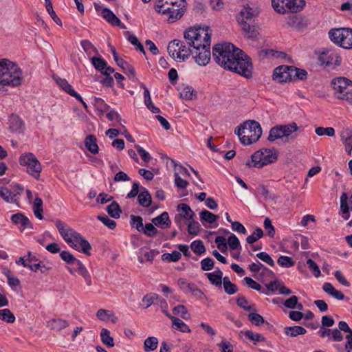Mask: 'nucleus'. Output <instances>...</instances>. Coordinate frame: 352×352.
<instances>
[{"instance_id": "1", "label": "nucleus", "mask_w": 352, "mask_h": 352, "mask_svg": "<svg viewBox=\"0 0 352 352\" xmlns=\"http://www.w3.org/2000/svg\"><path fill=\"white\" fill-rule=\"evenodd\" d=\"M214 60L225 69L250 78L253 66L251 58L241 50L231 43L216 44L212 48Z\"/></svg>"}, {"instance_id": "2", "label": "nucleus", "mask_w": 352, "mask_h": 352, "mask_svg": "<svg viewBox=\"0 0 352 352\" xmlns=\"http://www.w3.org/2000/svg\"><path fill=\"white\" fill-rule=\"evenodd\" d=\"M187 45L192 47V57L200 66H206L210 60L211 33L208 27L189 28L184 32Z\"/></svg>"}, {"instance_id": "3", "label": "nucleus", "mask_w": 352, "mask_h": 352, "mask_svg": "<svg viewBox=\"0 0 352 352\" xmlns=\"http://www.w3.org/2000/svg\"><path fill=\"white\" fill-rule=\"evenodd\" d=\"M21 82V69L14 63L6 58L0 60V84L16 87Z\"/></svg>"}, {"instance_id": "4", "label": "nucleus", "mask_w": 352, "mask_h": 352, "mask_svg": "<svg viewBox=\"0 0 352 352\" xmlns=\"http://www.w3.org/2000/svg\"><path fill=\"white\" fill-rule=\"evenodd\" d=\"M234 133L243 145H250L257 142L262 135L260 124L255 120H248L237 126Z\"/></svg>"}, {"instance_id": "5", "label": "nucleus", "mask_w": 352, "mask_h": 352, "mask_svg": "<svg viewBox=\"0 0 352 352\" xmlns=\"http://www.w3.org/2000/svg\"><path fill=\"white\" fill-rule=\"evenodd\" d=\"M192 47L187 45L186 41H181L175 39L170 41L167 47L169 55L173 58H178L182 61L186 60L188 57L192 56Z\"/></svg>"}, {"instance_id": "6", "label": "nucleus", "mask_w": 352, "mask_h": 352, "mask_svg": "<svg viewBox=\"0 0 352 352\" xmlns=\"http://www.w3.org/2000/svg\"><path fill=\"white\" fill-rule=\"evenodd\" d=\"M274 10L281 14L298 12L305 6V0H272Z\"/></svg>"}, {"instance_id": "7", "label": "nucleus", "mask_w": 352, "mask_h": 352, "mask_svg": "<svg viewBox=\"0 0 352 352\" xmlns=\"http://www.w3.org/2000/svg\"><path fill=\"white\" fill-rule=\"evenodd\" d=\"M331 40L345 49L352 48V29L338 28L329 33Z\"/></svg>"}, {"instance_id": "8", "label": "nucleus", "mask_w": 352, "mask_h": 352, "mask_svg": "<svg viewBox=\"0 0 352 352\" xmlns=\"http://www.w3.org/2000/svg\"><path fill=\"white\" fill-rule=\"evenodd\" d=\"M298 130V126L294 122L288 124L277 125L270 129L267 140L270 142H274L278 139L288 138Z\"/></svg>"}, {"instance_id": "9", "label": "nucleus", "mask_w": 352, "mask_h": 352, "mask_svg": "<svg viewBox=\"0 0 352 352\" xmlns=\"http://www.w3.org/2000/svg\"><path fill=\"white\" fill-rule=\"evenodd\" d=\"M20 164L27 166L28 173L36 179H39L42 166L36 156L32 153H26L19 158Z\"/></svg>"}, {"instance_id": "10", "label": "nucleus", "mask_w": 352, "mask_h": 352, "mask_svg": "<svg viewBox=\"0 0 352 352\" xmlns=\"http://www.w3.org/2000/svg\"><path fill=\"white\" fill-rule=\"evenodd\" d=\"M333 89L338 99L342 100L352 86V82L344 77H340L332 80Z\"/></svg>"}, {"instance_id": "11", "label": "nucleus", "mask_w": 352, "mask_h": 352, "mask_svg": "<svg viewBox=\"0 0 352 352\" xmlns=\"http://www.w3.org/2000/svg\"><path fill=\"white\" fill-rule=\"evenodd\" d=\"M320 63L325 66L340 65L341 58L335 51L329 50L322 52L319 56Z\"/></svg>"}, {"instance_id": "12", "label": "nucleus", "mask_w": 352, "mask_h": 352, "mask_svg": "<svg viewBox=\"0 0 352 352\" xmlns=\"http://www.w3.org/2000/svg\"><path fill=\"white\" fill-rule=\"evenodd\" d=\"M23 190V187L20 186H17L13 190L2 187L0 188V197L8 203H16L18 205L17 198L21 195Z\"/></svg>"}, {"instance_id": "13", "label": "nucleus", "mask_w": 352, "mask_h": 352, "mask_svg": "<svg viewBox=\"0 0 352 352\" xmlns=\"http://www.w3.org/2000/svg\"><path fill=\"white\" fill-rule=\"evenodd\" d=\"M69 245L76 250L81 251L87 256L91 255L90 250L91 246L90 243L79 233L78 236H76V239L74 237Z\"/></svg>"}, {"instance_id": "14", "label": "nucleus", "mask_w": 352, "mask_h": 352, "mask_svg": "<svg viewBox=\"0 0 352 352\" xmlns=\"http://www.w3.org/2000/svg\"><path fill=\"white\" fill-rule=\"evenodd\" d=\"M179 288L185 293H191L193 296L201 298L204 293L194 283H188L184 278H179L177 280Z\"/></svg>"}, {"instance_id": "15", "label": "nucleus", "mask_w": 352, "mask_h": 352, "mask_svg": "<svg viewBox=\"0 0 352 352\" xmlns=\"http://www.w3.org/2000/svg\"><path fill=\"white\" fill-rule=\"evenodd\" d=\"M186 1L183 0V5L182 6H179V4H173L170 7H169L170 10H167L166 14H168V21L170 23H173L175 21L179 19L184 14L186 7Z\"/></svg>"}, {"instance_id": "16", "label": "nucleus", "mask_w": 352, "mask_h": 352, "mask_svg": "<svg viewBox=\"0 0 352 352\" xmlns=\"http://www.w3.org/2000/svg\"><path fill=\"white\" fill-rule=\"evenodd\" d=\"M258 14V10L249 6L244 7L237 16V21L239 24L246 23H254L253 18Z\"/></svg>"}, {"instance_id": "17", "label": "nucleus", "mask_w": 352, "mask_h": 352, "mask_svg": "<svg viewBox=\"0 0 352 352\" xmlns=\"http://www.w3.org/2000/svg\"><path fill=\"white\" fill-rule=\"evenodd\" d=\"M72 265H74V267L72 268L69 267L68 268L69 272L71 274H73L74 271L78 272L83 277V278L85 279L87 285L90 286L91 285L90 275H89L87 270L86 269V267L81 263V261L78 260L77 258H76L75 261H74Z\"/></svg>"}, {"instance_id": "18", "label": "nucleus", "mask_w": 352, "mask_h": 352, "mask_svg": "<svg viewBox=\"0 0 352 352\" xmlns=\"http://www.w3.org/2000/svg\"><path fill=\"white\" fill-rule=\"evenodd\" d=\"M289 66L280 65L277 67L273 73V79L278 82H286L289 81L288 76Z\"/></svg>"}, {"instance_id": "19", "label": "nucleus", "mask_w": 352, "mask_h": 352, "mask_svg": "<svg viewBox=\"0 0 352 352\" xmlns=\"http://www.w3.org/2000/svg\"><path fill=\"white\" fill-rule=\"evenodd\" d=\"M244 36L250 39H256L259 35L256 26L254 23H246L240 24Z\"/></svg>"}, {"instance_id": "20", "label": "nucleus", "mask_w": 352, "mask_h": 352, "mask_svg": "<svg viewBox=\"0 0 352 352\" xmlns=\"http://www.w3.org/2000/svg\"><path fill=\"white\" fill-rule=\"evenodd\" d=\"M2 272L7 277L8 283L11 288L15 292L19 291L21 288L20 285V280L18 278L12 276V271L8 267H3Z\"/></svg>"}, {"instance_id": "21", "label": "nucleus", "mask_w": 352, "mask_h": 352, "mask_svg": "<svg viewBox=\"0 0 352 352\" xmlns=\"http://www.w3.org/2000/svg\"><path fill=\"white\" fill-rule=\"evenodd\" d=\"M68 326V321L62 318H53L47 322V328L56 331H60Z\"/></svg>"}, {"instance_id": "22", "label": "nucleus", "mask_w": 352, "mask_h": 352, "mask_svg": "<svg viewBox=\"0 0 352 352\" xmlns=\"http://www.w3.org/2000/svg\"><path fill=\"white\" fill-rule=\"evenodd\" d=\"M11 220H12V223L16 225L20 224L23 227V229H25V228L32 229L33 228V226H32V223L30 221L29 219L21 212L14 214L11 217Z\"/></svg>"}, {"instance_id": "23", "label": "nucleus", "mask_w": 352, "mask_h": 352, "mask_svg": "<svg viewBox=\"0 0 352 352\" xmlns=\"http://www.w3.org/2000/svg\"><path fill=\"white\" fill-rule=\"evenodd\" d=\"M152 223L161 228H168L170 227L171 221L167 212H162L160 215L153 218Z\"/></svg>"}, {"instance_id": "24", "label": "nucleus", "mask_w": 352, "mask_h": 352, "mask_svg": "<svg viewBox=\"0 0 352 352\" xmlns=\"http://www.w3.org/2000/svg\"><path fill=\"white\" fill-rule=\"evenodd\" d=\"M262 155H263L262 150L255 152L251 156L252 162H247L246 165L249 167L253 166L254 167H256V168H262L263 166L269 164L270 161H268L266 162H263ZM264 162H265V161L264 160Z\"/></svg>"}, {"instance_id": "25", "label": "nucleus", "mask_w": 352, "mask_h": 352, "mask_svg": "<svg viewBox=\"0 0 352 352\" xmlns=\"http://www.w3.org/2000/svg\"><path fill=\"white\" fill-rule=\"evenodd\" d=\"M24 124L21 118L16 115H11L9 118V128L14 132H21Z\"/></svg>"}, {"instance_id": "26", "label": "nucleus", "mask_w": 352, "mask_h": 352, "mask_svg": "<svg viewBox=\"0 0 352 352\" xmlns=\"http://www.w3.org/2000/svg\"><path fill=\"white\" fill-rule=\"evenodd\" d=\"M177 210L180 212L181 216L186 220H193L195 217V212L190 207L186 204H179L177 206Z\"/></svg>"}, {"instance_id": "27", "label": "nucleus", "mask_w": 352, "mask_h": 352, "mask_svg": "<svg viewBox=\"0 0 352 352\" xmlns=\"http://www.w3.org/2000/svg\"><path fill=\"white\" fill-rule=\"evenodd\" d=\"M141 189L142 191L138 196V203L143 207H148L152 202L151 195L145 188L142 187Z\"/></svg>"}, {"instance_id": "28", "label": "nucleus", "mask_w": 352, "mask_h": 352, "mask_svg": "<svg viewBox=\"0 0 352 352\" xmlns=\"http://www.w3.org/2000/svg\"><path fill=\"white\" fill-rule=\"evenodd\" d=\"M85 145L87 149L93 154L98 153V146L97 144L96 138L94 135H89L85 140Z\"/></svg>"}, {"instance_id": "29", "label": "nucleus", "mask_w": 352, "mask_h": 352, "mask_svg": "<svg viewBox=\"0 0 352 352\" xmlns=\"http://www.w3.org/2000/svg\"><path fill=\"white\" fill-rule=\"evenodd\" d=\"M307 330L300 326L285 327L284 328V333L286 336L290 337H296L299 335H304Z\"/></svg>"}, {"instance_id": "30", "label": "nucleus", "mask_w": 352, "mask_h": 352, "mask_svg": "<svg viewBox=\"0 0 352 352\" xmlns=\"http://www.w3.org/2000/svg\"><path fill=\"white\" fill-rule=\"evenodd\" d=\"M258 55L261 59H264L266 58H280L284 55L283 52L271 50V49H265L261 50L258 52Z\"/></svg>"}, {"instance_id": "31", "label": "nucleus", "mask_w": 352, "mask_h": 352, "mask_svg": "<svg viewBox=\"0 0 352 352\" xmlns=\"http://www.w3.org/2000/svg\"><path fill=\"white\" fill-rule=\"evenodd\" d=\"M348 199V195L346 192H343L340 196V209L343 214V218L345 220L349 219L350 217Z\"/></svg>"}, {"instance_id": "32", "label": "nucleus", "mask_w": 352, "mask_h": 352, "mask_svg": "<svg viewBox=\"0 0 352 352\" xmlns=\"http://www.w3.org/2000/svg\"><path fill=\"white\" fill-rule=\"evenodd\" d=\"M107 213L114 219H118L122 213L121 208L118 202L113 201L107 207Z\"/></svg>"}, {"instance_id": "33", "label": "nucleus", "mask_w": 352, "mask_h": 352, "mask_svg": "<svg viewBox=\"0 0 352 352\" xmlns=\"http://www.w3.org/2000/svg\"><path fill=\"white\" fill-rule=\"evenodd\" d=\"M158 346V340L155 336L148 337L144 342V350L145 352L155 351Z\"/></svg>"}, {"instance_id": "34", "label": "nucleus", "mask_w": 352, "mask_h": 352, "mask_svg": "<svg viewBox=\"0 0 352 352\" xmlns=\"http://www.w3.org/2000/svg\"><path fill=\"white\" fill-rule=\"evenodd\" d=\"M170 320L173 322L172 328L179 330L181 332H184V333H185V332L190 333L191 331L189 327L179 318H178L177 317L176 318H170Z\"/></svg>"}, {"instance_id": "35", "label": "nucleus", "mask_w": 352, "mask_h": 352, "mask_svg": "<svg viewBox=\"0 0 352 352\" xmlns=\"http://www.w3.org/2000/svg\"><path fill=\"white\" fill-rule=\"evenodd\" d=\"M102 17L109 23L114 25V24H119L120 19L108 8H103L102 10Z\"/></svg>"}, {"instance_id": "36", "label": "nucleus", "mask_w": 352, "mask_h": 352, "mask_svg": "<svg viewBox=\"0 0 352 352\" xmlns=\"http://www.w3.org/2000/svg\"><path fill=\"white\" fill-rule=\"evenodd\" d=\"M100 338L102 342L107 347H113L114 346L113 338L110 336V331L108 329H102Z\"/></svg>"}, {"instance_id": "37", "label": "nucleus", "mask_w": 352, "mask_h": 352, "mask_svg": "<svg viewBox=\"0 0 352 352\" xmlns=\"http://www.w3.org/2000/svg\"><path fill=\"white\" fill-rule=\"evenodd\" d=\"M117 65L119 66L123 70V72L129 77H135V72L133 67L129 65L122 58L120 60H119V63H117Z\"/></svg>"}, {"instance_id": "38", "label": "nucleus", "mask_w": 352, "mask_h": 352, "mask_svg": "<svg viewBox=\"0 0 352 352\" xmlns=\"http://www.w3.org/2000/svg\"><path fill=\"white\" fill-rule=\"evenodd\" d=\"M200 219L201 221L212 224L219 219V216L204 210L200 212Z\"/></svg>"}, {"instance_id": "39", "label": "nucleus", "mask_w": 352, "mask_h": 352, "mask_svg": "<svg viewBox=\"0 0 352 352\" xmlns=\"http://www.w3.org/2000/svg\"><path fill=\"white\" fill-rule=\"evenodd\" d=\"M0 319L8 323H14L15 316L9 309L0 310Z\"/></svg>"}, {"instance_id": "40", "label": "nucleus", "mask_w": 352, "mask_h": 352, "mask_svg": "<svg viewBox=\"0 0 352 352\" xmlns=\"http://www.w3.org/2000/svg\"><path fill=\"white\" fill-rule=\"evenodd\" d=\"M131 226L135 228L138 232H142L144 229L143 219L140 216H135L131 214Z\"/></svg>"}, {"instance_id": "41", "label": "nucleus", "mask_w": 352, "mask_h": 352, "mask_svg": "<svg viewBox=\"0 0 352 352\" xmlns=\"http://www.w3.org/2000/svg\"><path fill=\"white\" fill-rule=\"evenodd\" d=\"M190 248L194 253L201 255L206 251L204 243L201 240H195L190 244Z\"/></svg>"}, {"instance_id": "42", "label": "nucleus", "mask_w": 352, "mask_h": 352, "mask_svg": "<svg viewBox=\"0 0 352 352\" xmlns=\"http://www.w3.org/2000/svg\"><path fill=\"white\" fill-rule=\"evenodd\" d=\"M91 63L94 68L101 73L107 67V62L101 57H92Z\"/></svg>"}, {"instance_id": "43", "label": "nucleus", "mask_w": 352, "mask_h": 352, "mask_svg": "<svg viewBox=\"0 0 352 352\" xmlns=\"http://www.w3.org/2000/svg\"><path fill=\"white\" fill-rule=\"evenodd\" d=\"M93 104L96 107L97 109L102 113L106 112L110 109V107L107 103H105V102L102 98H100L94 97Z\"/></svg>"}, {"instance_id": "44", "label": "nucleus", "mask_w": 352, "mask_h": 352, "mask_svg": "<svg viewBox=\"0 0 352 352\" xmlns=\"http://www.w3.org/2000/svg\"><path fill=\"white\" fill-rule=\"evenodd\" d=\"M182 254L180 252L173 251L172 253H164L162 255L163 261H168L169 262H177L181 258Z\"/></svg>"}, {"instance_id": "45", "label": "nucleus", "mask_w": 352, "mask_h": 352, "mask_svg": "<svg viewBox=\"0 0 352 352\" xmlns=\"http://www.w3.org/2000/svg\"><path fill=\"white\" fill-rule=\"evenodd\" d=\"M263 236V232L261 228L255 229L254 232L246 238V241L249 244H253Z\"/></svg>"}, {"instance_id": "46", "label": "nucleus", "mask_w": 352, "mask_h": 352, "mask_svg": "<svg viewBox=\"0 0 352 352\" xmlns=\"http://www.w3.org/2000/svg\"><path fill=\"white\" fill-rule=\"evenodd\" d=\"M55 224L62 237H65V235L68 232H72L73 229L72 228H70L67 224L64 223L60 220H57Z\"/></svg>"}, {"instance_id": "47", "label": "nucleus", "mask_w": 352, "mask_h": 352, "mask_svg": "<svg viewBox=\"0 0 352 352\" xmlns=\"http://www.w3.org/2000/svg\"><path fill=\"white\" fill-rule=\"evenodd\" d=\"M278 264L285 268L291 267L294 265L295 263L292 258L287 256H280L277 260Z\"/></svg>"}, {"instance_id": "48", "label": "nucleus", "mask_w": 352, "mask_h": 352, "mask_svg": "<svg viewBox=\"0 0 352 352\" xmlns=\"http://www.w3.org/2000/svg\"><path fill=\"white\" fill-rule=\"evenodd\" d=\"M201 226L199 222L193 220H190L188 226V234L193 236H197L199 233Z\"/></svg>"}, {"instance_id": "49", "label": "nucleus", "mask_w": 352, "mask_h": 352, "mask_svg": "<svg viewBox=\"0 0 352 352\" xmlns=\"http://www.w3.org/2000/svg\"><path fill=\"white\" fill-rule=\"evenodd\" d=\"M277 160V155L274 153H273V151L270 149H265L263 151V155H262V162H264V160L266 162L270 161V164L274 162Z\"/></svg>"}, {"instance_id": "50", "label": "nucleus", "mask_w": 352, "mask_h": 352, "mask_svg": "<svg viewBox=\"0 0 352 352\" xmlns=\"http://www.w3.org/2000/svg\"><path fill=\"white\" fill-rule=\"evenodd\" d=\"M142 232L149 237H154L158 233V230L153 223H148L145 225Z\"/></svg>"}, {"instance_id": "51", "label": "nucleus", "mask_w": 352, "mask_h": 352, "mask_svg": "<svg viewBox=\"0 0 352 352\" xmlns=\"http://www.w3.org/2000/svg\"><path fill=\"white\" fill-rule=\"evenodd\" d=\"M196 91L189 86H186L183 87L180 92V96L181 98L186 99V100H192V96H195Z\"/></svg>"}, {"instance_id": "52", "label": "nucleus", "mask_w": 352, "mask_h": 352, "mask_svg": "<svg viewBox=\"0 0 352 352\" xmlns=\"http://www.w3.org/2000/svg\"><path fill=\"white\" fill-rule=\"evenodd\" d=\"M175 314L180 315L181 317L185 320L190 318V314L188 313L187 309L184 305H177L173 309Z\"/></svg>"}, {"instance_id": "53", "label": "nucleus", "mask_w": 352, "mask_h": 352, "mask_svg": "<svg viewBox=\"0 0 352 352\" xmlns=\"http://www.w3.org/2000/svg\"><path fill=\"white\" fill-rule=\"evenodd\" d=\"M315 132L319 136L326 135L327 136L332 137L335 135V130L333 127L324 128L319 126L316 129Z\"/></svg>"}, {"instance_id": "54", "label": "nucleus", "mask_w": 352, "mask_h": 352, "mask_svg": "<svg viewBox=\"0 0 352 352\" xmlns=\"http://www.w3.org/2000/svg\"><path fill=\"white\" fill-rule=\"evenodd\" d=\"M248 317L251 322L256 326H260L265 322L263 317L256 313H250Z\"/></svg>"}, {"instance_id": "55", "label": "nucleus", "mask_w": 352, "mask_h": 352, "mask_svg": "<svg viewBox=\"0 0 352 352\" xmlns=\"http://www.w3.org/2000/svg\"><path fill=\"white\" fill-rule=\"evenodd\" d=\"M256 256L258 258H259L266 264L269 265L270 266L274 267L275 265L274 260L267 252H261L256 254Z\"/></svg>"}, {"instance_id": "56", "label": "nucleus", "mask_w": 352, "mask_h": 352, "mask_svg": "<svg viewBox=\"0 0 352 352\" xmlns=\"http://www.w3.org/2000/svg\"><path fill=\"white\" fill-rule=\"evenodd\" d=\"M160 298V296L156 294H148L145 295L142 299V302L144 303H146L145 308L149 307L151 305L155 303V301L156 300H158Z\"/></svg>"}, {"instance_id": "57", "label": "nucleus", "mask_w": 352, "mask_h": 352, "mask_svg": "<svg viewBox=\"0 0 352 352\" xmlns=\"http://www.w3.org/2000/svg\"><path fill=\"white\" fill-rule=\"evenodd\" d=\"M258 190L259 192L266 199H275L276 196L270 192L267 186L263 184H261L258 187Z\"/></svg>"}, {"instance_id": "58", "label": "nucleus", "mask_w": 352, "mask_h": 352, "mask_svg": "<svg viewBox=\"0 0 352 352\" xmlns=\"http://www.w3.org/2000/svg\"><path fill=\"white\" fill-rule=\"evenodd\" d=\"M200 264L203 271H209L214 267V262L211 258L208 257L201 260Z\"/></svg>"}, {"instance_id": "59", "label": "nucleus", "mask_w": 352, "mask_h": 352, "mask_svg": "<svg viewBox=\"0 0 352 352\" xmlns=\"http://www.w3.org/2000/svg\"><path fill=\"white\" fill-rule=\"evenodd\" d=\"M228 244L231 250H237L241 248L239 239L233 234L228 237Z\"/></svg>"}, {"instance_id": "60", "label": "nucleus", "mask_w": 352, "mask_h": 352, "mask_svg": "<svg viewBox=\"0 0 352 352\" xmlns=\"http://www.w3.org/2000/svg\"><path fill=\"white\" fill-rule=\"evenodd\" d=\"M264 228L267 232V234L270 237H274L275 234V229L273 226L271 220L270 218L266 217L264 220L263 223Z\"/></svg>"}, {"instance_id": "61", "label": "nucleus", "mask_w": 352, "mask_h": 352, "mask_svg": "<svg viewBox=\"0 0 352 352\" xmlns=\"http://www.w3.org/2000/svg\"><path fill=\"white\" fill-rule=\"evenodd\" d=\"M80 45L82 47L83 50L87 53L89 54L90 50H93L96 54H98V52L97 49L94 47V45L88 40H82L80 41Z\"/></svg>"}, {"instance_id": "62", "label": "nucleus", "mask_w": 352, "mask_h": 352, "mask_svg": "<svg viewBox=\"0 0 352 352\" xmlns=\"http://www.w3.org/2000/svg\"><path fill=\"white\" fill-rule=\"evenodd\" d=\"M111 316H112V312L107 310L100 309L96 313L97 318L102 321H108L110 320Z\"/></svg>"}, {"instance_id": "63", "label": "nucleus", "mask_w": 352, "mask_h": 352, "mask_svg": "<svg viewBox=\"0 0 352 352\" xmlns=\"http://www.w3.org/2000/svg\"><path fill=\"white\" fill-rule=\"evenodd\" d=\"M57 84L68 94L74 90L72 85L68 83L65 79L57 78L56 79Z\"/></svg>"}, {"instance_id": "64", "label": "nucleus", "mask_w": 352, "mask_h": 352, "mask_svg": "<svg viewBox=\"0 0 352 352\" xmlns=\"http://www.w3.org/2000/svg\"><path fill=\"white\" fill-rule=\"evenodd\" d=\"M98 219L102 222L106 226L110 229H114L116 226V223L114 220L109 219L107 216L98 215Z\"/></svg>"}]
</instances>
